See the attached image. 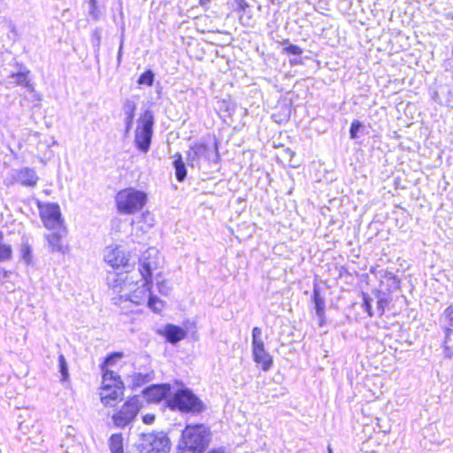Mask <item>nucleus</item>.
I'll return each mask as SVG.
<instances>
[{
    "label": "nucleus",
    "mask_w": 453,
    "mask_h": 453,
    "mask_svg": "<svg viewBox=\"0 0 453 453\" xmlns=\"http://www.w3.org/2000/svg\"><path fill=\"white\" fill-rule=\"evenodd\" d=\"M158 254L156 249L150 248L146 250L139 259V273L143 280L140 287H136L138 281L131 275L119 273L115 279H109V286L118 295L119 302H130L135 305H147L155 312L161 311L163 302L151 295L152 273L157 269V261L153 259Z\"/></svg>",
    "instance_id": "1"
},
{
    "label": "nucleus",
    "mask_w": 453,
    "mask_h": 453,
    "mask_svg": "<svg viewBox=\"0 0 453 453\" xmlns=\"http://www.w3.org/2000/svg\"><path fill=\"white\" fill-rule=\"evenodd\" d=\"M209 441V433L203 425L188 426L178 444V453H203Z\"/></svg>",
    "instance_id": "2"
},
{
    "label": "nucleus",
    "mask_w": 453,
    "mask_h": 453,
    "mask_svg": "<svg viewBox=\"0 0 453 453\" xmlns=\"http://www.w3.org/2000/svg\"><path fill=\"white\" fill-rule=\"evenodd\" d=\"M147 202V193L134 188L120 189L115 196L117 211L122 215H132L142 211Z\"/></svg>",
    "instance_id": "3"
},
{
    "label": "nucleus",
    "mask_w": 453,
    "mask_h": 453,
    "mask_svg": "<svg viewBox=\"0 0 453 453\" xmlns=\"http://www.w3.org/2000/svg\"><path fill=\"white\" fill-rule=\"evenodd\" d=\"M136 447L138 453H169L170 440L163 432L142 434Z\"/></svg>",
    "instance_id": "4"
},
{
    "label": "nucleus",
    "mask_w": 453,
    "mask_h": 453,
    "mask_svg": "<svg viewBox=\"0 0 453 453\" xmlns=\"http://www.w3.org/2000/svg\"><path fill=\"white\" fill-rule=\"evenodd\" d=\"M154 126V116L150 111H145L138 119L134 132V144L136 148L147 153L150 148Z\"/></svg>",
    "instance_id": "5"
},
{
    "label": "nucleus",
    "mask_w": 453,
    "mask_h": 453,
    "mask_svg": "<svg viewBox=\"0 0 453 453\" xmlns=\"http://www.w3.org/2000/svg\"><path fill=\"white\" fill-rule=\"evenodd\" d=\"M168 403L171 408H176L182 411L201 412L204 409L203 402L188 388L178 390L169 399Z\"/></svg>",
    "instance_id": "6"
},
{
    "label": "nucleus",
    "mask_w": 453,
    "mask_h": 453,
    "mask_svg": "<svg viewBox=\"0 0 453 453\" xmlns=\"http://www.w3.org/2000/svg\"><path fill=\"white\" fill-rule=\"evenodd\" d=\"M252 355L257 364L261 365L263 371H268L273 365V357L265 350L261 328L252 329Z\"/></svg>",
    "instance_id": "7"
},
{
    "label": "nucleus",
    "mask_w": 453,
    "mask_h": 453,
    "mask_svg": "<svg viewBox=\"0 0 453 453\" xmlns=\"http://www.w3.org/2000/svg\"><path fill=\"white\" fill-rule=\"evenodd\" d=\"M140 398L134 396L128 399L122 408L112 416L113 423L118 427H125L137 416L141 409Z\"/></svg>",
    "instance_id": "8"
},
{
    "label": "nucleus",
    "mask_w": 453,
    "mask_h": 453,
    "mask_svg": "<svg viewBox=\"0 0 453 453\" xmlns=\"http://www.w3.org/2000/svg\"><path fill=\"white\" fill-rule=\"evenodd\" d=\"M41 219L48 229H56L62 224L60 207L54 203H38Z\"/></svg>",
    "instance_id": "9"
},
{
    "label": "nucleus",
    "mask_w": 453,
    "mask_h": 453,
    "mask_svg": "<svg viewBox=\"0 0 453 453\" xmlns=\"http://www.w3.org/2000/svg\"><path fill=\"white\" fill-rule=\"evenodd\" d=\"M104 259L112 268L127 267L129 256L119 246H109L104 250Z\"/></svg>",
    "instance_id": "10"
},
{
    "label": "nucleus",
    "mask_w": 453,
    "mask_h": 453,
    "mask_svg": "<svg viewBox=\"0 0 453 453\" xmlns=\"http://www.w3.org/2000/svg\"><path fill=\"white\" fill-rule=\"evenodd\" d=\"M29 73V70L26 68H21L19 72L11 73L6 79L7 87L21 86L26 88L27 91L34 92L35 87L31 82Z\"/></svg>",
    "instance_id": "11"
},
{
    "label": "nucleus",
    "mask_w": 453,
    "mask_h": 453,
    "mask_svg": "<svg viewBox=\"0 0 453 453\" xmlns=\"http://www.w3.org/2000/svg\"><path fill=\"white\" fill-rule=\"evenodd\" d=\"M211 149L204 143L192 145L188 153V162L191 166L198 165L200 159L210 160Z\"/></svg>",
    "instance_id": "12"
},
{
    "label": "nucleus",
    "mask_w": 453,
    "mask_h": 453,
    "mask_svg": "<svg viewBox=\"0 0 453 453\" xmlns=\"http://www.w3.org/2000/svg\"><path fill=\"white\" fill-rule=\"evenodd\" d=\"M168 384L152 385L143 389L142 394L148 402L157 403L170 395Z\"/></svg>",
    "instance_id": "13"
},
{
    "label": "nucleus",
    "mask_w": 453,
    "mask_h": 453,
    "mask_svg": "<svg viewBox=\"0 0 453 453\" xmlns=\"http://www.w3.org/2000/svg\"><path fill=\"white\" fill-rule=\"evenodd\" d=\"M124 395V387H113L109 389L100 390L102 403L106 407H114L120 402Z\"/></svg>",
    "instance_id": "14"
},
{
    "label": "nucleus",
    "mask_w": 453,
    "mask_h": 453,
    "mask_svg": "<svg viewBox=\"0 0 453 453\" xmlns=\"http://www.w3.org/2000/svg\"><path fill=\"white\" fill-rule=\"evenodd\" d=\"M13 180L22 186L35 187L39 180L36 172L30 167H23L15 171Z\"/></svg>",
    "instance_id": "15"
},
{
    "label": "nucleus",
    "mask_w": 453,
    "mask_h": 453,
    "mask_svg": "<svg viewBox=\"0 0 453 453\" xmlns=\"http://www.w3.org/2000/svg\"><path fill=\"white\" fill-rule=\"evenodd\" d=\"M135 111V102L129 98L126 99L122 105V111L126 124V134L129 133V131L132 129Z\"/></svg>",
    "instance_id": "16"
},
{
    "label": "nucleus",
    "mask_w": 453,
    "mask_h": 453,
    "mask_svg": "<svg viewBox=\"0 0 453 453\" xmlns=\"http://www.w3.org/2000/svg\"><path fill=\"white\" fill-rule=\"evenodd\" d=\"M50 252H58L63 255L69 252V247L64 245L61 235L58 233H51L45 235Z\"/></svg>",
    "instance_id": "17"
},
{
    "label": "nucleus",
    "mask_w": 453,
    "mask_h": 453,
    "mask_svg": "<svg viewBox=\"0 0 453 453\" xmlns=\"http://www.w3.org/2000/svg\"><path fill=\"white\" fill-rule=\"evenodd\" d=\"M113 387H124V384L116 372L105 370L103 374L101 389H109Z\"/></svg>",
    "instance_id": "18"
},
{
    "label": "nucleus",
    "mask_w": 453,
    "mask_h": 453,
    "mask_svg": "<svg viewBox=\"0 0 453 453\" xmlns=\"http://www.w3.org/2000/svg\"><path fill=\"white\" fill-rule=\"evenodd\" d=\"M165 336L169 342L174 344L185 338L186 332L180 326L167 325L165 327Z\"/></svg>",
    "instance_id": "19"
},
{
    "label": "nucleus",
    "mask_w": 453,
    "mask_h": 453,
    "mask_svg": "<svg viewBox=\"0 0 453 453\" xmlns=\"http://www.w3.org/2000/svg\"><path fill=\"white\" fill-rule=\"evenodd\" d=\"M173 166L175 176L178 181H183L187 176L186 165L182 160L181 155L177 153L174 156Z\"/></svg>",
    "instance_id": "20"
},
{
    "label": "nucleus",
    "mask_w": 453,
    "mask_h": 453,
    "mask_svg": "<svg viewBox=\"0 0 453 453\" xmlns=\"http://www.w3.org/2000/svg\"><path fill=\"white\" fill-rule=\"evenodd\" d=\"M312 299L315 304L316 314L322 320L325 316V301L320 296L317 288L313 290Z\"/></svg>",
    "instance_id": "21"
},
{
    "label": "nucleus",
    "mask_w": 453,
    "mask_h": 453,
    "mask_svg": "<svg viewBox=\"0 0 453 453\" xmlns=\"http://www.w3.org/2000/svg\"><path fill=\"white\" fill-rule=\"evenodd\" d=\"M109 445L111 453H123V439L119 434H114L110 437Z\"/></svg>",
    "instance_id": "22"
},
{
    "label": "nucleus",
    "mask_w": 453,
    "mask_h": 453,
    "mask_svg": "<svg viewBox=\"0 0 453 453\" xmlns=\"http://www.w3.org/2000/svg\"><path fill=\"white\" fill-rule=\"evenodd\" d=\"M151 380L152 375L150 373L135 372L132 375V382L134 387H141Z\"/></svg>",
    "instance_id": "23"
},
{
    "label": "nucleus",
    "mask_w": 453,
    "mask_h": 453,
    "mask_svg": "<svg viewBox=\"0 0 453 453\" xmlns=\"http://www.w3.org/2000/svg\"><path fill=\"white\" fill-rule=\"evenodd\" d=\"M20 257L21 259L27 264L29 265L33 259L32 248L27 242H22L20 248Z\"/></svg>",
    "instance_id": "24"
},
{
    "label": "nucleus",
    "mask_w": 453,
    "mask_h": 453,
    "mask_svg": "<svg viewBox=\"0 0 453 453\" xmlns=\"http://www.w3.org/2000/svg\"><path fill=\"white\" fill-rule=\"evenodd\" d=\"M154 73L151 70H147L142 73L137 81L140 85L151 86L154 82Z\"/></svg>",
    "instance_id": "25"
},
{
    "label": "nucleus",
    "mask_w": 453,
    "mask_h": 453,
    "mask_svg": "<svg viewBox=\"0 0 453 453\" xmlns=\"http://www.w3.org/2000/svg\"><path fill=\"white\" fill-rule=\"evenodd\" d=\"M12 257L11 245L0 242V261H8Z\"/></svg>",
    "instance_id": "26"
},
{
    "label": "nucleus",
    "mask_w": 453,
    "mask_h": 453,
    "mask_svg": "<svg viewBox=\"0 0 453 453\" xmlns=\"http://www.w3.org/2000/svg\"><path fill=\"white\" fill-rule=\"evenodd\" d=\"M58 367H59V372L62 376V380H66L69 376L68 366H67L65 358L64 355H62V354L59 355V357H58Z\"/></svg>",
    "instance_id": "27"
},
{
    "label": "nucleus",
    "mask_w": 453,
    "mask_h": 453,
    "mask_svg": "<svg viewBox=\"0 0 453 453\" xmlns=\"http://www.w3.org/2000/svg\"><path fill=\"white\" fill-rule=\"evenodd\" d=\"M363 307L369 316L373 315L372 311V298L365 293H363Z\"/></svg>",
    "instance_id": "28"
},
{
    "label": "nucleus",
    "mask_w": 453,
    "mask_h": 453,
    "mask_svg": "<svg viewBox=\"0 0 453 453\" xmlns=\"http://www.w3.org/2000/svg\"><path fill=\"white\" fill-rule=\"evenodd\" d=\"M362 124L358 120H354L351 123L350 128H349V136L351 139H356L357 137V133L359 129L361 128Z\"/></svg>",
    "instance_id": "29"
},
{
    "label": "nucleus",
    "mask_w": 453,
    "mask_h": 453,
    "mask_svg": "<svg viewBox=\"0 0 453 453\" xmlns=\"http://www.w3.org/2000/svg\"><path fill=\"white\" fill-rule=\"evenodd\" d=\"M285 52L290 55L300 56L303 53V50L295 44H289L284 49Z\"/></svg>",
    "instance_id": "30"
},
{
    "label": "nucleus",
    "mask_w": 453,
    "mask_h": 453,
    "mask_svg": "<svg viewBox=\"0 0 453 453\" xmlns=\"http://www.w3.org/2000/svg\"><path fill=\"white\" fill-rule=\"evenodd\" d=\"M141 219L147 224L148 227H151L154 225V218L149 211L142 212Z\"/></svg>",
    "instance_id": "31"
},
{
    "label": "nucleus",
    "mask_w": 453,
    "mask_h": 453,
    "mask_svg": "<svg viewBox=\"0 0 453 453\" xmlns=\"http://www.w3.org/2000/svg\"><path fill=\"white\" fill-rule=\"evenodd\" d=\"M123 357V354L120 352H114L109 355L105 359V364L107 365H111L115 363L116 360L120 359Z\"/></svg>",
    "instance_id": "32"
},
{
    "label": "nucleus",
    "mask_w": 453,
    "mask_h": 453,
    "mask_svg": "<svg viewBox=\"0 0 453 453\" xmlns=\"http://www.w3.org/2000/svg\"><path fill=\"white\" fill-rule=\"evenodd\" d=\"M443 315L449 319V326H453V305H450L445 309Z\"/></svg>",
    "instance_id": "33"
},
{
    "label": "nucleus",
    "mask_w": 453,
    "mask_h": 453,
    "mask_svg": "<svg viewBox=\"0 0 453 453\" xmlns=\"http://www.w3.org/2000/svg\"><path fill=\"white\" fill-rule=\"evenodd\" d=\"M388 304V301L385 298H379L377 301V309L380 315H382L385 311V306Z\"/></svg>",
    "instance_id": "34"
},
{
    "label": "nucleus",
    "mask_w": 453,
    "mask_h": 453,
    "mask_svg": "<svg viewBox=\"0 0 453 453\" xmlns=\"http://www.w3.org/2000/svg\"><path fill=\"white\" fill-rule=\"evenodd\" d=\"M157 285L158 291H159L161 294H163V295H165V296L168 295V293H169V288L166 286V284H165V282H159V281H157Z\"/></svg>",
    "instance_id": "35"
},
{
    "label": "nucleus",
    "mask_w": 453,
    "mask_h": 453,
    "mask_svg": "<svg viewBox=\"0 0 453 453\" xmlns=\"http://www.w3.org/2000/svg\"><path fill=\"white\" fill-rule=\"evenodd\" d=\"M155 420V416L153 414H146L142 417V421L145 424H151Z\"/></svg>",
    "instance_id": "36"
},
{
    "label": "nucleus",
    "mask_w": 453,
    "mask_h": 453,
    "mask_svg": "<svg viewBox=\"0 0 453 453\" xmlns=\"http://www.w3.org/2000/svg\"><path fill=\"white\" fill-rule=\"evenodd\" d=\"M122 49H123V39H121L120 45H119V51H118V57H117L118 64H120V62H121Z\"/></svg>",
    "instance_id": "37"
},
{
    "label": "nucleus",
    "mask_w": 453,
    "mask_h": 453,
    "mask_svg": "<svg viewBox=\"0 0 453 453\" xmlns=\"http://www.w3.org/2000/svg\"><path fill=\"white\" fill-rule=\"evenodd\" d=\"M247 6V3L243 0H241L237 4V11H244Z\"/></svg>",
    "instance_id": "38"
},
{
    "label": "nucleus",
    "mask_w": 453,
    "mask_h": 453,
    "mask_svg": "<svg viewBox=\"0 0 453 453\" xmlns=\"http://www.w3.org/2000/svg\"><path fill=\"white\" fill-rule=\"evenodd\" d=\"M433 99L437 102L438 104H443L442 100L440 98L439 95L437 92H434V96H433Z\"/></svg>",
    "instance_id": "39"
},
{
    "label": "nucleus",
    "mask_w": 453,
    "mask_h": 453,
    "mask_svg": "<svg viewBox=\"0 0 453 453\" xmlns=\"http://www.w3.org/2000/svg\"><path fill=\"white\" fill-rule=\"evenodd\" d=\"M212 150L214 151L216 159H218L219 158V150H218V142H214Z\"/></svg>",
    "instance_id": "40"
},
{
    "label": "nucleus",
    "mask_w": 453,
    "mask_h": 453,
    "mask_svg": "<svg viewBox=\"0 0 453 453\" xmlns=\"http://www.w3.org/2000/svg\"><path fill=\"white\" fill-rule=\"evenodd\" d=\"M453 330L449 327H447L445 329V335H446V339H448L449 337V335L452 334ZM447 342V340H445L444 343Z\"/></svg>",
    "instance_id": "41"
},
{
    "label": "nucleus",
    "mask_w": 453,
    "mask_h": 453,
    "mask_svg": "<svg viewBox=\"0 0 453 453\" xmlns=\"http://www.w3.org/2000/svg\"><path fill=\"white\" fill-rule=\"evenodd\" d=\"M89 6H90V12L96 8V0H88Z\"/></svg>",
    "instance_id": "42"
},
{
    "label": "nucleus",
    "mask_w": 453,
    "mask_h": 453,
    "mask_svg": "<svg viewBox=\"0 0 453 453\" xmlns=\"http://www.w3.org/2000/svg\"><path fill=\"white\" fill-rule=\"evenodd\" d=\"M12 274L11 272L8 271H3V279L5 280L9 277V275Z\"/></svg>",
    "instance_id": "43"
},
{
    "label": "nucleus",
    "mask_w": 453,
    "mask_h": 453,
    "mask_svg": "<svg viewBox=\"0 0 453 453\" xmlns=\"http://www.w3.org/2000/svg\"><path fill=\"white\" fill-rule=\"evenodd\" d=\"M211 0H199L200 2V4L202 6H205L206 4H208Z\"/></svg>",
    "instance_id": "44"
},
{
    "label": "nucleus",
    "mask_w": 453,
    "mask_h": 453,
    "mask_svg": "<svg viewBox=\"0 0 453 453\" xmlns=\"http://www.w3.org/2000/svg\"><path fill=\"white\" fill-rule=\"evenodd\" d=\"M328 453H333V449L330 446L327 447Z\"/></svg>",
    "instance_id": "45"
},
{
    "label": "nucleus",
    "mask_w": 453,
    "mask_h": 453,
    "mask_svg": "<svg viewBox=\"0 0 453 453\" xmlns=\"http://www.w3.org/2000/svg\"><path fill=\"white\" fill-rule=\"evenodd\" d=\"M65 453H71V452H69V447H67Z\"/></svg>",
    "instance_id": "46"
},
{
    "label": "nucleus",
    "mask_w": 453,
    "mask_h": 453,
    "mask_svg": "<svg viewBox=\"0 0 453 453\" xmlns=\"http://www.w3.org/2000/svg\"><path fill=\"white\" fill-rule=\"evenodd\" d=\"M68 430H73V428L71 426H68Z\"/></svg>",
    "instance_id": "47"
}]
</instances>
